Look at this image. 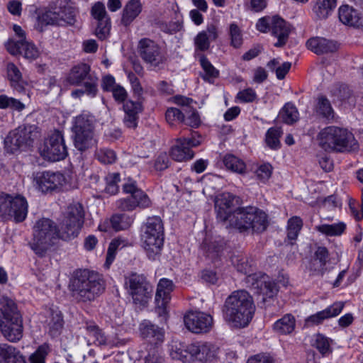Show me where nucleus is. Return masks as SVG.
Masks as SVG:
<instances>
[{"mask_svg":"<svg viewBox=\"0 0 363 363\" xmlns=\"http://www.w3.org/2000/svg\"><path fill=\"white\" fill-rule=\"evenodd\" d=\"M319 147L327 152L344 153L356 152L359 145L354 134L347 128L329 125L317 135Z\"/></svg>","mask_w":363,"mask_h":363,"instance_id":"obj_1","label":"nucleus"},{"mask_svg":"<svg viewBox=\"0 0 363 363\" xmlns=\"http://www.w3.org/2000/svg\"><path fill=\"white\" fill-rule=\"evenodd\" d=\"M255 311L252 297L245 290H238L226 298L223 315L233 327L244 328L252 320Z\"/></svg>","mask_w":363,"mask_h":363,"instance_id":"obj_2","label":"nucleus"},{"mask_svg":"<svg viewBox=\"0 0 363 363\" xmlns=\"http://www.w3.org/2000/svg\"><path fill=\"white\" fill-rule=\"evenodd\" d=\"M77 9L71 0H55L39 14L35 29L43 32L48 26H72L76 22Z\"/></svg>","mask_w":363,"mask_h":363,"instance_id":"obj_3","label":"nucleus"},{"mask_svg":"<svg viewBox=\"0 0 363 363\" xmlns=\"http://www.w3.org/2000/svg\"><path fill=\"white\" fill-rule=\"evenodd\" d=\"M70 289L79 301H91L105 290V281L100 274L84 270L72 280Z\"/></svg>","mask_w":363,"mask_h":363,"instance_id":"obj_4","label":"nucleus"},{"mask_svg":"<svg viewBox=\"0 0 363 363\" xmlns=\"http://www.w3.org/2000/svg\"><path fill=\"white\" fill-rule=\"evenodd\" d=\"M232 262L237 270L242 274H248L246 277V283L252 289L256 290V293L262 296V301L266 303L272 299L277 293L276 284L265 274L261 272L250 274L252 265L245 257H234Z\"/></svg>","mask_w":363,"mask_h":363,"instance_id":"obj_5","label":"nucleus"},{"mask_svg":"<svg viewBox=\"0 0 363 363\" xmlns=\"http://www.w3.org/2000/svg\"><path fill=\"white\" fill-rule=\"evenodd\" d=\"M141 242L149 259L156 260L164 244V225L160 216L148 217L141 227Z\"/></svg>","mask_w":363,"mask_h":363,"instance_id":"obj_6","label":"nucleus"},{"mask_svg":"<svg viewBox=\"0 0 363 363\" xmlns=\"http://www.w3.org/2000/svg\"><path fill=\"white\" fill-rule=\"evenodd\" d=\"M57 238H61L60 225L57 228L54 221L43 218L33 226V238L29 245L36 255L43 257Z\"/></svg>","mask_w":363,"mask_h":363,"instance_id":"obj_7","label":"nucleus"},{"mask_svg":"<svg viewBox=\"0 0 363 363\" xmlns=\"http://www.w3.org/2000/svg\"><path fill=\"white\" fill-rule=\"evenodd\" d=\"M267 225V214L254 206L238 208L230 216V225L240 232L252 229L254 232L261 233L266 230Z\"/></svg>","mask_w":363,"mask_h":363,"instance_id":"obj_8","label":"nucleus"},{"mask_svg":"<svg viewBox=\"0 0 363 363\" xmlns=\"http://www.w3.org/2000/svg\"><path fill=\"white\" fill-rule=\"evenodd\" d=\"M38 136L39 128L36 125H21L9 133L4 139V148L11 154L27 151Z\"/></svg>","mask_w":363,"mask_h":363,"instance_id":"obj_9","label":"nucleus"},{"mask_svg":"<svg viewBox=\"0 0 363 363\" xmlns=\"http://www.w3.org/2000/svg\"><path fill=\"white\" fill-rule=\"evenodd\" d=\"M74 147L84 152L97 143L93 117L81 114L77 116L72 127Z\"/></svg>","mask_w":363,"mask_h":363,"instance_id":"obj_10","label":"nucleus"},{"mask_svg":"<svg viewBox=\"0 0 363 363\" xmlns=\"http://www.w3.org/2000/svg\"><path fill=\"white\" fill-rule=\"evenodd\" d=\"M84 209L79 202L69 204L60 223V235L62 240H71L76 238L83 225Z\"/></svg>","mask_w":363,"mask_h":363,"instance_id":"obj_11","label":"nucleus"},{"mask_svg":"<svg viewBox=\"0 0 363 363\" xmlns=\"http://www.w3.org/2000/svg\"><path fill=\"white\" fill-rule=\"evenodd\" d=\"M124 287L135 305L145 306L152 298L153 288L143 274L131 273L125 276Z\"/></svg>","mask_w":363,"mask_h":363,"instance_id":"obj_12","label":"nucleus"},{"mask_svg":"<svg viewBox=\"0 0 363 363\" xmlns=\"http://www.w3.org/2000/svg\"><path fill=\"white\" fill-rule=\"evenodd\" d=\"M67 81L72 85H82L85 88L86 94L91 98L95 97L98 93L99 78L86 63L74 66L67 77Z\"/></svg>","mask_w":363,"mask_h":363,"instance_id":"obj_13","label":"nucleus"},{"mask_svg":"<svg viewBox=\"0 0 363 363\" xmlns=\"http://www.w3.org/2000/svg\"><path fill=\"white\" fill-rule=\"evenodd\" d=\"M137 50L143 62L151 67H159L167 60L165 51L157 42L150 38H144L140 40Z\"/></svg>","mask_w":363,"mask_h":363,"instance_id":"obj_14","label":"nucleus"},{"mask_svg":"<svg viewBox=\"0 0 363 363\" xmlns=\"http://www.w3.org/2000/svg\"><path fill=\"white\" fill-rule=\"evenodd\" d=\"M41 155L52 162L65 159L67 155V147L62 132L55 130L45 142Z\"/></svg>","mask_w":363,"mask_h":363,"instance_id":"obj_15","label":"nucleus"},{"mask_svg":"<svg viewBox=\"0 0 363 363\" xmlns=\"http://www.w3.org/2000/svg\"><path fill=\"white\" fill-rule=\"evenodd\" d=\"M201 136L196 132L191 134V138H179L176 140V143L171 149V156L177 162H185L192 159L194 152L191 150L201 145Z\"/></svg>","mask_w":363,"mask_h":363,"instance_id":"obj_16","label":"nucleus"},{"mask_svg":"<svg viewBox=\"0 0 363 363\" xmlns=\"http://www.w3.org/2000/svg\"><path fill=\"white\" fill-rule=\"evenodd\" d=\"M191 360L199 363H211L218 358L219 347L212 342H197L187 345Z\"/></svg>","mask_w":363,"mask_h":363,"instance_id":"obj_17","label":"nucleus"},{"mask_svg":"<svg viewBox=\"0 0 363 363\" xmlns=\"http://www.w3.org/2000/svg\"><path fill=\"white\" fill-rule=\"evenodd\" d=\"M186 328L193 333H208L213 326V317L201 311L189 312L184 315Z\"/></svg>","mask_w":363,"mask_h":363,"instance_id":"obj_18","label":"nucleus"},{"mask_svg":"<svg viewBox=\"0 0 363 363\" xmlns=\"http://www.w3.org/2000/svg\"><path fill=\"white\" fill-rule=\"evenodd\" d=\"M65 183V176L59 172H38L33 178L35 188L44 193L57 189L62 186Z\"/></svg>","mask_w":363,"mask_h":363,"instance_id":"obj_19","label":"nucleus"},{"mask_svg":"<svg viewBox=\"0 0 363 363\" xmlns=\"http://www.w3.org/2000/svg\"><path fill=\"white\" fill-rule=\"evenodd\" d=\"M5 46L7 51L13 55H22L26 59L34 60L40 55V52L35 44L28 40H16L9 39Z\"/></svg>","mask_w":363,"mask_h":363,"instance_id":"obj_20","label":"nucleus"},{"mask_svg":"<svg viewBox=\"0 0 363 363\" xmlns=\"http://www.w3.org/2000/svg\"><path fill=\"white\" fill-rule=\"evenodd\" d=\"M9 201L6 217L13 218L17 223L23 221L27 216L28 207L26 198L18 194H9Z\"/></svg>","mask_w":363,"mask_h":363,"instance_id":"obj_21","label":"nucleus"},{"mask_svg":"<svg viewBox=\"0 0 363 363\" xmlns=\"http://www.w3.org/2000/svg\"><path fill=\"white\" fill-rule=\"evenodd\" d=\"M237 200L238 199L234 195L228 192L218 195L215 201L218 218L222 221L228 220L230 223V216L234 214V212L231 213L232 208Z\"/></svg>","mask_w":363,"mask_h":363,"instance_id":"obj_22","label":"nucleus"},{"mask_svg":"<svg viewBox=\"0 0 363 363\" xmlns=\"http://www.w3.org/2000/svg\"><path fill=\"white\" fill-rule=\"evenodd\" d=\"M344 303L335 302L325 309L308 316L305 320V326L312 327L321 324L325 320L337 316L344 308Z\"/></svg>","mask_w":363,"mask_h":363,"instance_id":"obj_23","label":"nucleus"},{"mask_svg":"<svg viewBox=\"0 0 363 363\" xmlns=\"http://www.w3.org/2000/svg\"><path fill=\"white\" fill-rule=\"evenodd\" d=\"M2 335L9 342H16L23 337V326L22 317L0 323Z\"/></svg>","mask_w":363,"mask_h":363,"instance_id":"obj_24","label":"nucleus"},{"mask_svg":"<svg viewBox=\"0 0 363 363\" xmlns=\"http://www.w3.org/2000/svg\"><path fill=\"white\" fill-rule=\"evenodd\" d=\"M174 289L172 281L167 279L160 280L155 294V302L160 314L165 313V308L170 300V294Z\"/></svg>","mask_w":363,"mask_h":363,"instance_id":"obj_25","label":"nucleus"},{"mask_svg":"<svg viewBox=\"0 0 363 363\" xmlns=\"http://www.w3.org/2000/svg\"><path fill=\"white\" fill-rule=\"evenodd\" d=\"M123 111L125 125L128 128H135L138 126L139 114L143 111L142 104L128 100L123 104Z\"/></svg>","mask_w":363,"mask_h":363,"instance_id":"obj_26","label":"nucleus"},{"mask_svg":"<svg viewBox=\"0 0 363 363\" xmlns=\"http://www.w3.org/2000/svg\"><path fill=\"white\" fill-rule=\"evenodd\" d=\"M218 36L217 27L211 24L206 30L199 32L194 38L196 50L206 51L210 48L211 42L215 40Z\"/></svg>","mask_w":363,"mask_h":363,"instance_id":"obj_27","label":"nucleus"},{"mask_svg":"<svg viewBox=\"0 0 363 363\" xmlns=\"http://www.w3.org/2000/svg\"><path fill=\"white\" fill-rule=\"evenodd\" d=\"M139 329L140 335L143 338L148 340L155 345L164 340V333L163 330L149 320H143L140 324Z\"/></svg>","mask_w":363,"mask_h":363,"instance_id":"obj_28","label":"nucleus"},{"mask_svg":"<svg viewBox=\"0 0 363 363\" xmlns=\"http://www.w3.org/2000/svg\"><path fill=\"white\" fill-rule=\"evenodd\" d=\"M6 73L11 86L18 94H25L27 83L23 79L21 72L13 62L6 65Z\"/></svg>","mask_w":363,"mask_h":363,"instance_id":"obj_29","label":"nucleus"},{"mask_svg":"<svg viewBox=\"0 0 363 363\" xmlns=\"http://www.w3.org/2000/svg\"><path fill=\"white\" fill-rule=\"evenodd\" d=\"M21 317L16 302L8 296L0 298V323Z\"/></svg>","mask_w":363,"mask_h":363,"instance_id":"obj_30","label":"nucleus"},{"mask_svg":"<svg viewBox=\"0 0 363 363\" xmlns=\"http://www.w3.org/2000/svg\"><path fill=\"white\" fill-rule=\"evenodd\" d=\"M306 45L309 50L317 55L333 52L337 49L335 42L318 37L309 39Z\"/></svg>","mask_w":363,"mask_h":363,"instance_id":"obj_31","label":"nucleus"},{"mask_svg":"<svg viewBox=\"0 0 363 363\" xmlns=\"http://www.w3.org/2000/svg\"><path fill=\"white\" fill-rule=\"evenodd\" d=\"M271 31L273 35L278 38V41L275 43L276 47L283 46L290 33V28L286 22L281 18L273 16Z\"/></svg>","mask_w":363,"mask_h":363,"instance_id":"obj_32","label":"nucleus"},{"mask_svg":"<svg viewBox=\"0 0 363 363\" xmlns=\"http://www.w3.org/2000/svg\"><path fill=\"white\" fill-rule=\"evenodd\" d=\"M331 96L334 97V100H337L342 104L348 105L350 106H354L355 96L350 88L344 84H337L333 86L330 90Z\"/></svg>","mask_w":363,"mask_h":363,"instance_id":"obj_33","label":"nucleus"},{"mask_svg":"<svg viewBox=\"0 0 363 363\" xmlns=\"http://www.w3.org/2000/svg\"><path fill=\"white\" fill-rule=\"evenodd\" d=\"M0 363H27L21 352L15 347L0 344Z\"/></svg>","mask_w":363,"mask_h":363,"instance_id":"obj_34","label":"nucleus"},{"mask_svg":"<svg viewBox=\"0 0 363 363\" xmlns=\"http://www.w3.org/2000/svg\"><path fill=\"white\" fill-rule=\"evenodd\" d=\"M142 4L140 0H130L125 6L122 13L121 22L129 26L141 13Z\"/></svg>","mask_w":363,"mask_h":363,"instance_id":"obj_35","label":"nucleus"},{"mask_svg":"<svg viewBox=\"0 0 363 363\" xmlns=\"http://www.w3.org/2000/svg\"><path fill=\"white\" fill-rule=\"evenodd\" d=\"M295 327V317L290 313H287L273 324L272 329L279 335H286L292 333Z\"/></svg>","mask_w":363,"mask_h":363,"instance_id":"obj_36","label":"nucleus"},{"mask_svg":"<svg viewBox=\"0 0 363 363\" xmlns=\"http://www.w3.org/2000/svg\"><path fill=\"white\" fill-rule=\"evenodd\" d=\"M316 114L327 121H333L335 113L332 107L330 101L325 96H319L316 100L315 106Z\"/></svg>","mask_w":363,"mask_h":363,"instance_id":"obj_37","label":"nucleus"},{"mask_svg":"<svg viewBox=\"0 0 363 363\" xmlns=\"http://www.w3.org/2000/svg\"><path fill=\"white\" fill-rule=\"evenodd\" d=\"M130 242L125 238L118 237L113 240L109 244L107 253L106 259L105 262V267L108 269L111 264L113 263L116 258V252L122 250L124 247L130 245Z\"/></svg>","mask_w":363,"mask_h":363,"instance_id":"obj_38","label":"nucleus"},{"mask_svg":"<svg viewBox=\"0 0 363 363\" xmlns=\"http://www.w3.org/2000/svg\"><path fill=\"white\" fill-rule=\"evenodd\" d=\"M337 6V0H316L313 7L315 16L320 19L328 18Z\"/></svg>","mask_w":363,"mask_h":363,"instance_id":"obj_39","label":"nucleus"},{"mask_svg":"<svg viewBox=\"0 0 363 363\" xmlns=\"http://www.w3.org/2000/svg\"><path fill=\"white\" fill-rule=\"evenodd\" d=\"M340 21L348 26H355L359 23V15L357 11L348 5H343L339 9Z\"/></svg>","mask_w":363,"mask_h":363,"instance_id":"obj_40","label":"nucleus"},{"mask_svg":"<svg viewBox=\"0 0 363 363\" xmlns=\"http://www.w3.org/2000/svg\"><path fill=\"white\" fill-rule=\"evenodd\" d=\"M225 167L233 172L238 174H245L246 171V164L244 161L239 157L228 154L223 160Z\"/></svg>","mask_w":363,"mask_h":363,"instance_id":"obj_41","label":"nucleus"},{"mask_svg":"<svg viewBox=\"0 0 363 363\" xmlns=\"http://www.w3.org/2000/svg\"><path fill=\"white\" fill-rule=\"evenodd\" d=\"M346 228V225L340 222L334 224H321L316 225L315 229L319 233L326 236H339L343 233Z\"/></svg>","mask_w":363,"mask_h":363,"instance_id":"obj_42","label":"nucleus"},{"mask_svg":"<svg viewBox=\"0 0 363 363\" xmlns=\"http://www.w3.org/2000/svg\"><path fill=\"white\" fill-rule=\"evenodd\" d=\"M110 221L112 228L116 231H119L128 228L133 223V218L125 213H118L113 215Z\"/></svg>","mask_w":363,"mask_h":363,"instance_id":"obj_43","label":"nucleus"},{"mask_svg":"<svg viewBox=\"0 0 363 363\" xmlns=\"http://www.w3.org/2000/svg\"><path fill=\"white\" fill-rule=\"evenodd\" d=\"M46 322L50 334L52 336L56 335L62 329L63 325V320L61 313L57 311H50V316L48 318Z\"/></svg>","mask_w":363,"mask_h":363,"instance_id":"obj_44","label":"nucleus"},{"mask_svg":"<svg viewBox=\"0 0 363 363\" xmlns=\"http://www.w3.org/2000/svg\"><path fill=\"white\" fill-rule=\"evenodd\" d=\"M279 116L281 120L287 124H292L296 122L299 117L297 108L291 103L285 104L280 111Z\"/></svg>","mask_w":363,"mask_h":363,"instance_id":"obj_45","label":"nucleus"},{"mask_svg":"<svg viewBox=\"0 0 363 363\" xmlns=\"http://www.w3.org/2000/svg\"><path fill=\"white\" fill-rule=\"evenodd\" d=\"M303 227V220L298 216H293L287 222V238L290 240H296Z\"/></svg>","mask_w":363,"mask_h":363,"instance_id":"obj_46","label":"nucleus"},{"mask_svg":"<svg viewBox=\"0 0 363 363\" xmlns=\"http://www.w3.org/2000/svg\"><path fill=\"white\" fill-rule=\"evenodd\" d=\"M283 132L279 127L270 128L266 133L265 142L267 145L274 150L279 149L281 143L279 138L281 136Z\"/></svg>","mask_w":363,"mask_h":363,"instance_id":"obj_47","label":"nucleus"},{"mask_svg":"<svg viewBox=\"0 0 363 363\" xmlns=\"http://www.w3.org/2000/svg\"><path fill=\"white\" fill-rule=\"evenodd\" d=\"M202 247L206 256L213 259L221 252L223 245V242L220 240L208 241L206 239L203 242Z\"/></svg>","mask_w":363,"mask_h":363,"instance_id":"obj_48","label":"nucleus"},{"mask_svg":"<svg viewBox=\"0 0 363 363\" xmlns=\"http://www.w3.org/2000/svg\"><path fill=\"white\" fill-rule=\"evenodd\" d=\"M332 340L322 334H317L315 337L313 346L323 355H327L332 352L330 343Z\"/></svg>","mask_w":363,"mask_h":363,"instance_id":"obj_49","label":"nucleus"},{"mask_svg":"<svg viewBox=\"0 0 363 363\" xmlns=\"http://www.w3.org/2000/svg\"><path fill=\"white\" fill-rule=\"evenodd\" d=\"M200 64L204 71L203 79L208 82L218 77L219 72L217 70L208 60L204 56L201 55L199 60Z\"/></svg>","mask_w":363,"mask_h":363,"instance_id":"obj_50","label":"nucleus"},{"mask_svg":"<svg viewBox=\"0 0 363 363\" xmlns=\"http://www.w3.org/2000/svg\"><path fill=\"white\" fill-rule=\"evenodd\" d=\"M170 355L172 359L188 362L191 361L190 353L187 351V346L181 344L172 346Z\"/></svg>","mask_w":363,"mask_h":363,"instance_id":"obj_51","label":"nucleus"},{"mask_svg":"<svg viewBox=\"0 0 363 363\" xmlns=\"http://www.w3.org/2000/svg\"><path fill=\"white\" fill-rule=\"evenodd\" d=\"M97 21V26L95 30V35L100 40L106 39L110 33L111 30V21L110 18L107 17Z\"/></svg>","mask_w":363,"mask_h":363,"instance_id":"obj_52","label":"nucleus"},{"mask_svg":"<svg viewBox=\"0 0 363 363\" xmlns=\"http://www.w3.org/2000/svg\"><path fill=\"white\" fill-rule=\"evenodd\" d=\"M99 161L104 164H112L116 160L115 152L108 148H101L96 152Z\"/></svg>","mask_w":363,"mask_h":363,"instance_id":"obj_53","label":"nucleus"},{"mask_svg":"<svg viewBox=\"0 0 363 363\" xmlns=\"http://www.w3.org/2000/svg\"><path fill=\"white\" fill-rule=\"evenodd\" d=\"M130 196L135 201L137 207L140 208H149L152 204L150 198L142 189Z\"/></svg>","mask_w":363,"mask_h":363,"instance_id":"obj_54","label":"nucleus"},{"mask_svg":"<svg viewBox=\"0 0 363 363\" xmlns=\"http://www.w3.org/2000/svg\"><path fill=\"white\" fill-rule=\"evenodd\" d=\"M165 118L167 123L173 125L176 122H183L184 121V114L177 108H169L165 113Z\"/></svg>","mask_w":363,"mask_h":363,"instance_id":"obj_55","label":"nucleus"},{"mask_svg":"<svg viewBox=\"0 0 363 363\" xmlns=\"http://www.w3.org/2000/svg\"><path fill=\"white\" fill-rule=\"evenodd\" d=\"M229 34L231 40V45L234 48H239L242 44V35L240 29L235 23L230 25Z\"/></svg>","mask_w":363,"mask_h":363,"instance_id":"obj_56","label":"nucleus"},{"mask_svg":"<svg viewBox=\"0 0 363 363\" xmlns=\"http://www.w3.org/2000/svg\"><path fill=\"white\" fill-rule=\"evenodd\" d=\"M49 347L47 345H40L38 350L30 355V363H45V359L48 354Z\"/></svg>","mask_w":363,"mask_h":363,"instance_id":"obj_57","label":"nucleus"},{"mask_svg":"<svg viewBox=\"0 0 363 363\" xmlns=\"http://www.w3.org/2000/svg\"><path fill=\"white\" fill-rule=\"evenodd\" d=\"M186 113L187 115L186 116H184V121L182 123L191 128H198L201 124V119L198 112L192 109L189 111H186Z\"/></svg>","mask_w":363,"mask_h":363,"instance_id":"obj_58","label":"nucleus"},{"mask_svg":"<svg viewBox=\"0 0 363 363\" xmlns=\"http://www.w3.org/2000/svg\"><path fill=\"white\" fill-rule=\"evenodd\" d=\"M116 207L122 211H133L138 208L130 196L117 200Z\"/></svg>","mask_w":363,"mask_h":363,"instance_id":"obj_59","label":"nucleus"},{"mask_svg":"<svg viewBox=\"0 0 363 363\" xmlns=\"http://www.w3.org/2000/svg\"><path fill=\"white\" fill-rule=\"evenodd\" d=\"M257 97V94L255 91L251 89L248 88L240 91L237 94V99L242 103H250L255 101Z\"/></svg>","mask_w":363,"mask_h":363,"instance_id":"obj_60","label":"nucleus"},{"mask_svg":"<svg viewBox=\"0 0 363 363\" xmlns=\"http://www.w3.org/2000/svg\"><path fill=\"white\" fill-rule=\"evenodd\" d=\"M169 165V159L167 153L162 152L155 159L154 167L157 171H163Z\"/></svg>","mask_w":363,"mask_h":363,"instance_id":"obj_61","label":"nucleus"},{"mask_svg":"<svg viewBox=\"0 0 363 363\" xmlns=\"http://www.w3.org/2000/svg\"><path fill=\"white\" fill-rule=\"evenodd\" d=\"M91 13L96 20L108 17L104 4L101 2H97L92 6Z\"/></svg>","mask_w":363,"mask_h":363,"instance_id":"obj_62","label":"nucleus"},{"mask_svg":"<svg viewBox=\"0 0 363 363\" xmlns=\"http://www.w3.org/2000/svg\"><path fill=\"white\" fill-rule=\"evenodd\" d=\"M111 93L114 100L118 104L125 103L128 97V92L125 88L120 84L116 86L111 91Z\"/></svg>","mask_w":363,"mask_h":363,"instance_id":"obj_63","label":"nucleus"},{"mask_svg":"<svg viewBox=\"0 0 363 363\" xmlns=\"http://www.w3.org/2000/svg\"><path fill=\"white\" fill-rule=\"evenodd\" d=\"M145 363H164V359L157 348L151 350L145 358Z\"/></svg>","mask_w":363,"mask_h":363,"instance_id":"obj_64","label":"nucleus"}]
</instances>
